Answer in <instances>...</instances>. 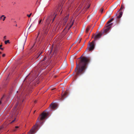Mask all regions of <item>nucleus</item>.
I'll return each mask as SVG.
<instances>
[{
	"instance_id": "f257e3e1",
	"label": "nucleus",
	"mask_w": 134,
	"mask_h": 134,
	"mask_svg": "<svg viewBox=\"0 0 134 134\" xmlns=\"http://www.w3.org/2000/svg\"><path fill=\"white\" fill-rule=\"evenodd\" d=\"M84 53L79 59H80L79 63H76V66L75 70L76 76L83 74L87 68L88 64L90 61V59L88 57L83 56Z\"/></svg>"
},
{
	"instance_id": "f03ea898",
	"label": "nucleus",
	"mask_w": 134,
	"mask_h": 134,
	"mask_svg": "<svg viewBox=\"0 0 134 134\" xmlns=\"http://www.w3.org/2000/svg\"><path fill=\"white\" fill-rule=\"evenodd\" d=\"M57 15L55 13H52L49 15L46 20L45 25L43 28L42 32L44 34H47L48 29L51 25L52 23Z\"/></svg>"
},
{
	"instance_id": "7ed1b4c3",
	"label": "nucleus",
	"mask_w": 134,
	"mask_h": 134,
	"mask_svg": "<svg viewBox=\"0 0 134 134\" xmlns=\"http://www.w3.org/2000/svg\"><path fill=\"white\" fill-rule=\"evenodd\" d=\"M22 89V87H21V88L18 91H17V92H18L21 93V95L20 96H18V100H17V103L14 107V110L13 112V114H15L16 115L18 114V111L19 110L20 107V102L21 100V99L24 97L23 94V93H22L21 91Z\"/></svg>"
},
{
	"instance_id": "20e7f679",
	"label": "nucleus",
	"mask_w": 134,
	"mask_h": 134,
	"mask_svg": "<svg viewBox=\"0 0 134 134\" xmlns=\"http://www.w3.org/2000/svg\"><path fill=\"white\" fill-rule=\"evenodd\" d=\"M113 23H111L110 24H106L105 25L106 28H105L104 31H101L100 32L98 33L94 36V40H97L102 35L103 33H107L111 27V26L112 25Z\"/></svg>"
},
{
	"instance_id": "39448f33",
	"label": "nucleus",
	"mask_w": 134,
	"mask_h": 134,
	"mask_svg": "<svg viewBox=\"0 0 134 134\" xmlns=\"http://www.w3.org/2000/svg\"><path fill=\"white\" fill-rule=\"evenodd\" d=\"M96 40H94H94L93 41L91 42L87 46V47L86 50L88 52H90L92 51L94 48L95 46V41Z\"/></svg>"
},
{
	"instance_id": "423d86ee",
	"label": "nucleus",
	"mask_w": 134,
	"mask_h": 134,
	"mask_svg": "<svg viewBox=\"0 0 134 134\" xmlns=\"http://www.w3.org/2000/svg\"><path fill=\"white\" fill-rule=\"evenodd\" d=\"M33 72L32 71H31V73L28 76H27L26 77L25 79V80L24 81L26 80H27V79H28L29 77V79H28V80H29L30 81H32L33 80H34L35 79V75L34 74L32 76H31V75L32 74V73Z\"/></svg>"
},
{
	"instance_id": "0eeeda50",
	"label": "nucleus",
	"mask_w": 134,
	"mask_h": 134,
	"mask_svg": "<svg viewBox=\"0 0 134 134\" xmlns=\"http://www.w3.org/2000/svg\"><path fill=\"white\" fill-rule=\"evenodd\" d=\"M37 127L38 125L36 124L28 133V134H33L35 133L36 130L37 129Z\"/></svg>"
},
{
	"instance_id": "6e6552de",
	"label": "nucleus",
	"mask_w": 134,
	"mask_h": 134,
	"mask_svg": "<svg viewBox=\"0 0 134 134\" xmlns=\"http://www.w3.org/2000/svg\"><path fill=\"white\" fill-rule=\"evenodd\" d=\"M74 23V20H72V19L71 20L69 23L68 24L67 26L66 27L65 29H67L68 27H69L68 29V30H69L73 25Z\"/></svg>"
},
{
	"instance_id": "1a4fd4ad",
	"label": "nucleus",
	"mask_w": 134,
	"mask_h": 134,
	"mask_svg": "<svg viewBox=\"0 0 134 134\" xmlns=\"http://www.w3.org/2000/svg\"><path fill=\"white\" fill-rule=\"evenodd\" d=\"M63 10L62 9V5H59L58 8L57 9V13L58 12V13H59L60 15L62 13Z\"/></svg>"
},
{
	"instance_id": "9d476101",
	"label": "nucleus",
	"mask_w": 134,
	"mask_h": 134,
	"mask_svg": "<svg viewBox=\"0 0 134 134\" xmlns=\"http://www.w3.org/2000/svg\"><path fill=\"white\" fill-rule=\"evenodd\" d=\"M57 104L55 103H52L50 106V107L52 109H55L57 107Z\"/></svg>"
},
{
	"instance_id": "9b49d317",
	"label": "nucleus",
	"mask_w": 134,
	"mask_h": 134,
	"mask_svg": "<svg viewBox=\"0 0 134 134\" xmlns=\"http://www.w3.org/2000/svg\"><path fill=\"white\" fill-rule=\"evenodd\" d=\"M47 115L46 113H43L41 114V117L40 118V120L41 121L42 120L46 117Z\"/></svg>"
},
{
	"instance_id": "f8f14e48",
	"label": "nucleus",
	"mask_w": 134,
	"mask_h": 134,
	"mask_svg": "<svg viewBox=\"0 0 134 134\" xmlns=\"http://www.w3.org/2000/svg\"><path fill=\"white\" fill-rule=\"evenodd\" d=\"M68 18L69 15H67L66 16L64 19L63 20L64 22L65 23V24L67 22Z\"/></svg>"
},
{
	"instance_id": "ddd939ff",
	"label": "nucleus",
	"mask_w": 134,
	"mask_h": 134,
	"mask_svg": "<svg viewBox=\"0 0 134 134\" xmlns=\"http://www.w3.org/2000/svg\"><path fill=\"white\" fill-rule=\"evenodd\" d=\"M42 52H39L35 56V58H38L40 55L42 53Z\"/></svg>"
},
{
	"instance_id": "4468645a",
	"label": "nucleus",
	"mask_w": 134,
	"mask_h": 134,
	"mask_svg": "<svg viewBox=\"0 0 134 134\" xmlns=\"http://www.w3.org/2000/svg\"><path fill=\"white\" fill-rule=\"evenodd\" d=\"M26 38L25 40L24 41H23L21 45L23 47V49H24V46L26 42Z\"/></svg>"
},
{
	"instance_id": "2eb2a0df",
	"label": "nucleus",
	"mask_w": 134,
	"mask_h": 134,
	"mask_svg": "<svg viewBox=\"0 0 134 134\" xmlns=\"http://www.w3.org/2000/svg\"><path fill=\"white\" fill-rule=\"evenodd\" d=\"M119 16H117V18L118 19H119L121 18L122 15V12H120L119 13Z\"/></svg>"
},
{
	"instance_id": "dca6fc26",
	"label": "nucleus",
	"mask_w": 134,
	"mask_h": 134,
	"mask_svg": "<svg viewBox=\"0 0 134 134\" xmlns=\"http://www.w3.org/2000/svg\"><path fill=\"white\" fill-rule=\"evenodd\" d=\"M90 26H88L86 28V33H87L89 30H90Z\"/></svg>"
},
{
	"instance_id": "f3484780",
	"label": "nucleus",
	"mask_w": 134,
	"mask_h": 134,
	"mask_svg": "<svg viewBox=\"0 0 134 134\" xmlns=\"http://www.w3.org/2000/svg\"><path fill=\"white\" fill-rule=\"evenodd\" d=\"M6 17L4 15H2L1 17V19H2L3 21H4L6 18Z\"/></svg>"
},
{
	"instance_id": "a211bd4d",
	"label": "nucleus",
	"mask_w": 134,
	"mask_h": 134,
	"mask_svg": "<svg viewBox=\"0 0 134 134\" xmlns=\"http://www.w3.org/2000/svg\"><path fill=\"white\" fill-rule=\"evenodd\" d=\"M114 20V18H111L109 20L108 22L106 24H110V23L113 20Z\"/></svg>"
},
{
	"instance_id": "6ab92c4d",
	"label": "nucleus",
	"mask_w": 134,
	"mask_h": 134,
	"mask_svg": "<svg viewBox=\"0 0 134 134\" xmlns=\"http://www.w3.org/2000/svg\"><path fill=\"white\" fill-rule=\"evenodd\" d=\"M4 126H3L0 127V132L2 131V130H4Z\"/></svg>"
},
{
	"instance_id": "aec40b11",
	"label": "nucleus",
	"mask_w": 134,
	"mask_h": 134,
	"mask_svg": "<svg viewBox=\"0 0 134 134\" xmlns=\"http://www.w3.org/2000/svg\"><path fill=\"white\" fill-rule=\"evenodd\" d=\"M4 43L5 44H7V43H10L9 40L5 41L4 42Z\"/></svg>"
},
{
	"instance_id": "412c9836",
	"label": "nucleus",
	"mask_w": 134,
	"mask_h": 134,
	"mask_svg": "<svg viewBox=\"0 0 134 134\" xmlns=\"http://www.w3.org/2000/svg\"><path fill=\"white\" fill-rule=\"evenodd\" d=\"M67 94L66 92H65L64 94L62 95V97L63 98H64V97H65Z\"/></svg>"
},
{
	"instance_id": "4be33fe9",
	"label": "nucleus",
	"mask_w": 134,
	"mask_h": 134,
	"mask_svg": "<svg viewBox=\"0 0 134 134\" xmlns=\"http://www.w3.org/2000/svg\"><path fill=\"white\" fill-rule=\"evenodd\" d=\"M2 44L0 45V49L2 50H3L4 49V48H2Z\"/></svg>"
},
{
	"instance_id": "5701e85b",
	"label": "nucleus",
	"mask_w": 134,
	"mask_h": 134,
	"mask_svg": "<svg viewBox=\"0 0 134 134\" xmlns=\"http://www.w3.org/2000/svg\"><path fill=\"white\" fill-rule=\"evenodd\" d=\"M4 96H3L1 98V100H0V105L2 103V101L3 98Z\"/></svg>"
},
{
	"instance_id": "b1692460",
	"label": "nucleus",
	"mask_w": 134,
	"mask_h": 134,
	"mask_svg": "<svg viewBox=\"0 0 134 134\" xmlns=\"http://www.w3.org/2000/svg\"><path fill=\"white\" fill-rule=\"evenodd\" d=\"M124 8V6L122 5H121V8L120 9V10H121L122 9Z\"/></svg>"
},
{
	"instance_id": "393cba45",
	"label": "nucleus",
	"mask_w": 134,
	"mask_h": 134,
	"mask_svg": "<svg viewBox=\"0 0 134 134\" xmlns=\"http://www.w3.org/2000/svg\"><path fill=\"white\" fill-rule=\"evenodd\" d=\"M103 11V9L102 8L100 9V12H101V13H102Z\"/></svg>"
},
{
	"instance_id": "a878e982",
	"label": "nucleus",
	"mask_w": 134,
	"mask_h": 134,
	"mask_svg": "<svg viewBox=\"0 0 134 134\" xmlns=\"http://www.w3.org/2000/svg\"><path fill=\"white\" fill-rule=\"evenodd\" d=\"M84 44H83L82 45V46L81 47V48H80V49H79V51H80V50H81V49L82 48V47H83V46H84Z\"/></svg>"
},
{
	"instance_id": "bb28decb",
	"label": "nucleus",
	"mask_w": 134,
	"mask_h": 134,
	"mask_svg": "<svg viewBox=\"0 0 134 134\" xmlns=\"http://www.w3.org/2000/svg\"><path fill=\"white\" fill-rule=\"evenodd\" d=\"M32 14V13H31L29 15V14H27V16H28L29 17H30L31 15Z\"/></svg>"
},
{
	"instance_id": "cd10ccee",
	"label": "nucleus",
	"mask_w": 134,
	"mask_h": 134,
	"mask_svg": "<svg viewBox=\"0 0 134 134\" xmlns=\"http://www.w3.org/2000/svg\"><path fill=\"white\" fill-rule=\"evenodd\" d=\"M41 21L42 19H40V20H39L38 21V24H40L41 23Z\"/></svg>"
},
{
	"instance_id": "c85d7f7f",
	"label": "nucleus",
	"mask_w": 134,
	"mask_h": 134,
	"mask_svg": "<svg viewBox=\"0 0 134 134\" xmlns=\"http://www.w3.org/2000/svg\"><path fill=\"white\" fill-rule=\"evenodd\" d=\"M5 54H3V55H2V56L3 57H4L5 56Z\"/></svg>"
},
{
	"instance_id": "c756f323",
	"label": "nucleus",
	"mask_w": 134,
	"mask_h": 134,
	"mask_svg": "<svg viewBox=\"0 0 134 134\" xmlns=\"http://www.w3.org/2000/svg\"><path fill=\"white\" fill-rule=\"evenodd\" d=\"M6 36H5L3 37V39L4 40H5L6 39Z\"/></svg>"
},
{
	"instance_id": "7c9ffc66",
	"label": "nucleus",
	"mask_w": 134,
	"mask_h": 134,
	"mask_svg": "<svg viewBox=\"0 0 134 134\" xmlns=\"http://www.w3.org/2000/svg\"><path fill=\"white\" fill-rule=\"evenodd\" d=\"M57 52V50H55L54 51V53H56Z\"/></svg>"
},
{
	"instance_id": "2f4dec72",
	"label": "nucleus",
	"mask_w": 134,
	"mask_h": 134,
	"mask_svg": "<svg viewBox=\"0 0 134 134\" xmlns=\"http://www.w3.org/2000/svg\"><path fill=\"white\" fill-rule=\"evenodd\" d=\"M9 75H10V74H8V77H7V78L6 79V80H8V77L9 76Z\"/></svg>"
},
{
	"instance_id": "473e14b6",
	"label": "nucleus",
	"mask_w": 134,
	"mask_h": 134,
	"mask_svg": "<svg viewBox=\"0 0 134 134\" xmlns=\"http://www.w3.org/2000/svg\"><path fill=\"white\" fill-rule=\"evenodd\" d=\"M32 24H31L30 26V27H29V28H28V30H29L30 28V27H31V26H32Z\"/></svg>"
},
{
	"instance_id": "72a5a7b5",
	"label": "nucleus",
	"mask_w": 134,
	"mask_h": 134,
	"mask_svg": "<svg viewBox=\"0 0 134 134\" xmlns=\"http://www.w3.org/2000/svg\"><path fill=\"white\" fill-rule=\"evenodd\" d=\"M52 50H50V52H49V54H51L52 52Z\"/></svg>"
},
{
	"instance_id": "f704fd0d",
	"label": "nucleus",
	"mask_w": 134,
	"mask_h": 134,
	"mask_svg": "<svg viewBox=\"0 0 134 134\" xmlns=\"http://www.w3.org/2000/svg\"><path fill=\"white\" fill-rule=\"evenodd\" d=\"M19 127L18 126H16L15 127V129H16L18 128H19Z\"/></svg>"
},
{
	"instance_id": "c9c22d12",
	"label": "nucleus",
	"mask_w": 134,
	"mask_h": 134,
	"mask_svg": "<svg viewBox=\"0 0 134 134\" xmlns=\"http://www.w3.org/2000/svg\"><path fill=\"white\" fill-rule=\"evenodd\" d=\"M15 120V119L14 120H13L12 122H11V123H12Z\"/></svg>"
},
{
	"instance_id": "e433bc0d",
	"label": "nucleus",
	"mask_w": 134,
	"mask_h": 134,
	"mask_svg": "<svg viewBox=\"0 0 134 134\" xmlns=\"http://www.w3.org/2000/svg\"><path fill=\"white\" fill-rule=\"evenodd\" d=\"M16 130V129H14L13 130V131H15Z\"/></svg>"
},
{
	"instance_id": "4c0bfd02",
	"label": "nucleus",
	"mask_w": 134,
	"mask_h": 134,
	"mask_svg": "<svg viewBox=\"0 0 134 134\" xmlns=\"http://www.w3.org/2000/svg\"><path fill=\"white\" fill-rule=\"evenodd\" d=\"M90 7V5L88 6L86 8H87V9H88Z\"/></svg>"
},
{
	"instance_id": "58836bf2",
	"label": "nucleus",
	"mask_w": 134,
	"mask_h": 134,
	"mask_svg": "<svg viewBox=\"0 0 134 134\" xmlns=\"http://www.w3.org/2000/svg\"><path fill=\"white\" fill-rule=\"evenodd\" d=\"M36 102H37V101H36V100H35V101H34V103H36Z\"/></svg>"
},
{
	"instance_id": "ea45409f",
	"label": "nucleus",
	"mask_w": 134,
	"mask_h": 134,
	"mask_svg": "<svg viewBox=\"0 0 134 134\" xmlns=\"http://www.w3.org/2000/svg\"><path fill=\"white\" fill-rule=\"evenodd\" d=\"M81 41V39H80V41H79V43H80V42Z\"/></svg>"
},
{
	"instance_id": "a19ab883",
	"label": "nucleus",
	"mask_w": 134,
	"mask_h": 134,
	"mask_svg": "<svg viewBox=\"0 0 134 134\" xmlns=\"http://www.w3.org/2000/svg\"><path fill=\"white\" fill-rule=\"evenodd\" d=\"M55 88H53V89H52L51 90H54V89H55Z\"/></svg>"
},
{
	"instance_id": "79ce46f5",
	"label": "nucleus",
	"mask_w": 134,
	"mask_h": 134,
	"mask_svg": "<svg viewBox=\"0 0 134 134\" xmlns=\"http://www.w3.org/2000/svg\"><path fill=\"white\" fill-rule=\"evenodd\" d=\"M39 120H38H38H37V122H39Z\"/></svg>"
},
{
	"instance_id": "37998d69",
	"label": "nucleus",
	"mask_w": 134,
	"mask_h": 134,
	"mask_svg": "<svg viewBox=\"0 0 134 134\" xmlns=\"http://www.w3.org/2000/svg\"><path fill=\"white\" fill-rule=\"evenodd\" d=\"M36 111V110H35L34 111V113H35V111Z\"/></svg>"
},
{
	"instance_id": "c03bdc74",
	"label": "nucleus",
	"mask_w": 134,
	"mask_h": 134,
	"mask_svg": "<svg viewBox=\"0 0 134 134\" xmlns=\"http://www.w3.org/2000/svg\"><path fill=\"white\" fill-rule=\"evenodd\" d=\"M2 53V52H0V54Z\"/></svg>"
},
{
	"instance_id": "a18cd8bd",
	"label": "nucleus",
	"mask_w": 134,
	"mask_h": 134,
	"mask_svg": "<svg viewBox=\"0 0 134 134\" xmlns=\"http://www.w3.org/2000/svg\"><path fill=\"white\" fill-rule=\"evenodd\" d=\"M32 74H32V76H32L33 75H34L33 73H32ZM34 74L35 75V74Z\"/></svg>"
},
{
	"instance_id": "49530a36",
	"label": "nucleus",
	"mask_w": 134,
	"mask_h": 134,
	"mask_svg": "<svg viewBox=\"0 0 134 134\" xmlns=\"http://www.w3.org/2000/svg\"><path fill=\"white\" fill-rule=\"evenodd\" d=\"M15 26H17V24H16V25H15Z\"/></svg>"
},
{
	"instance_id": "de8ad7c7",
	"label": "nucleus",
	"mask_w": 134,
	"mask_h": 134,
	"mask_svg": "<svg viewBox=\"0 0 134 134\" xmlns=\"http://www.w3.org/2000/svg\"><path fill=\"white\" fill-rule=\"evenodd\" d=\"M74 72L73 74V75H74Z\"/></svg>"
},
{
	"instance_id": "09e8293b",
	"label": "nucleus",
	"mask_w": 134,
	"mask_h": 134,
	"mask_svg": "<svg viewBox=\"0 0 134 134\" xmlns=\"http://www.w3.org/2000/svg\"><path fill=\"white\" fill-rule=\"evenodd\" d=\"M39 32L38 33V35H39Z\"/></svg>"
},
{
	"instance_id": "8fccbe9b",
	"label": "nucleus",
	"mask_w": 134,
	"mask_h": 134,
	"mask_svg": "<svg viewBox=\"0 0 134 134\" xmlns=\"http://www.w3.org/2000/svg\"><path fill=\"white\" fill-rule=\"evenodd\" d=\"M23 100H24V99H23Z\"/></svg>"
}]
</instances>
